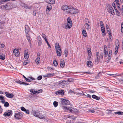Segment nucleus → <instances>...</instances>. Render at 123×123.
Listing matches in <instances>:
<instances>
[{"label":"nucleus","mask_w":123,"mask_h":123,"mask_svg":"<svg viewBox=\"0 0 123 123\" xmlns=\"http://www.w3.org/2000/svg\"><path fill=\"white\" fill-rule=\"evenodd\" d=\"M43 90L42 89H40L37 91V93H41L42 92Z\"/></svg>","instance_id":"obj_56"},{"label":"nucleus","mask_w":123,"mask_h":123,"mask_svg":"<svg viewBox=\"0 0 123 123\" xmlns=\"http://www.w3.org/2000/svg\"><path fill=\"white\" fill-rule=\"evenodd\" d=\"M101 30L102 32L103 33L105 32V29L104 27L102 26L101 27Z\"/></svg>","instance_id":"obj_41"},{"label":"nucleus","mask_w":123,"mask_h":123,"mask_svg":"<svg viewBox=\"0 0 123 123\" xmlns=\"http://www.w3.org/2000/svg\"><path fill=\"white\" fill-rule=\"evenodd\" d=\"M73 79H72V78H71L68 79L66 81H67V83H68V82L70 83L73 82Z\"/></svg>","instance_id":"obj_39"},{"label":"nucleus","mask_w":123,"mask_h":123,"mask_svg":"<svg viewBox=\"0 0 123 123\" xmlns=\"http://www.w3.org/2000/svg\"><path fill=\"white\" fill-rule=\"evenodd\" d=\"M55 50L58 56H60L62 55V51L58 43H56L55 44Z\"/></svg>","instance_id":"obj_1"},{"label":"nucleus","mask_w":123,"mask_h":123,"mask_svg":"<svg viewBox=\"0 0 123 123\" xmlns=\"http://www.w3.org/2000/svg\"><path fill=\"white\" fill-rule=\"evenodd\" d=\"M62 103L63 105H69L70 104L69 101L67 100L64 99L63 98L61 99Z\"/></svg>","instance_id":"obj_9"},{"label":"nucleus","mask_w":123,"mask_h":123,"mask_svg":"<svg viewBox=\"0 0 123 123\" xmlns=\"http://www.w3.org/2000/svg\"><path fill=\"white\" fill-rule=\"evenodd\" d=\"M58 103L57 102L55 101L53 102V105L55 107H56L57 106Z\"/></svg>","instance_id":"obj_44"},{"label":"nucleus","mask_w":123,"mask_h":123,"mask_svg":"<svg viewBox=\"0 0 123 123\" xmlns=\"http://www.w3.org/2000/svg\"><path fill=\"white\" fill-rule=\"evenodd\" d=\"M23 113L20 112H18V113H15L14 115V117H15L16 119H21L23 117Z\"/></svg>","instance_id":"obj_6"},{"label":"nucleus","mask_w":123,"mask_h":123,"mask_svg":"<svg viewBox=\"0 0 123 123\" xmlns=\"http://www.w3.org/2000/svg\"><path fill=\"white\" fill-rule=\"evenodd\" d=\"M108 111V113H111L112 111H114V110H107Z\"/></svg>","instance_id":"obj_61"},{"label":"nucleus","mask_w":123,"mask_h":123,"mask_svg":"<svg viewBox=\"0 0 123 123\" xmlns=\"http://www.w3.org/2000/svg\"><path fill=\"white\" fill-rule=\"evenodd\" d=\"M87 64L88 66L90 67H92V62L90 61H89L87 62Z\"/></svg>","instance_id":"obj_22"},{"label":"nucleus","mask_w":123,"mask_h":123,"mask_svg":"<svg viewBox=\"0 0 123 123\" xmlns=\"http://www.w3.org/2000/svg\"><path fill=\"white\" fill-rule=\"evenodd\" d=\"M60 66L61 68H63L65 66V62L63 60H61L60 61Z\"/></svg>","instance_id":"obj_20"},{"label":"nucleus","mask_w":123,"mask_h":123,"mask_svg":"<svg viewBox=\"0 0 123 123\" xmlns=\"http://www.w3.org/2000/svg\"><path fill=\"white\" fill-rule=\"evenodd\" d=\"M114 113L116 114H118V115H123V112L120 111H119L118 112H114Z\"/></svg>","instance_id":"obj_33"},{"label":"nucleus","mask_w":123,"mask_h":123,"mask_svg":"<svg viewBox=\"0 0 123 123\" xmlns=\"http://www.w3.org/2000/svg\"><path fill=\"white\" fill-rule=\"evenodd\" d=\"M99 60L100 59L97 58L95 60V62H97L98 63V62H99Z\"/></svg>","instance_id":"obj_57"},{"label":"nucleus","mask_w":123,"mask_h":123,"mask_svg":"<svg viewBox=\"0 0 123 123\" xmlns=\"http://www.w3.org/2000/svg\"><path fill=\"white\" fill-rule=\"evenodd\" d=\"M69 7V6L66 5H63L61 7V9L63 10H67Z\"/></svg>","instance_id":"obj_15"},{"label":"nucleus","mask_w":123,"mask_h":123,"mask_svg":"<svg viewBox=\"0 0 123 123\" xmlns=\"http://www.w3.org/2000/svg\"><path fill=\"white\" fill-rule=\"evenodd\" d=\"M65 56L66 57H67L68 55V51L67 49H65L64 51Z\"/></svg>","instance_id":"obj_38"},{"label":"nucleus","mask_w":123,"mask_h":123,"mask_svg":"<svg viewBox=\"0 0 123 123\" xmlns=\"http://www.w3.org/2000/svg\"><path fill=\"white\" fill-rule=\"evenodd\" d=\"M106 30L108 32V34H109L110 33H111V30H110L109 28L107 29Z\"/></svg>","instance_id":"obj_58"},{"label":"nucleus","mask_w":123,"mask_h":123,"mask_svg":"<svg viewBox=\"0 0 123 123\" xmlns=\"http://www.w3.org/2000/svg\"><path fill=\"white\" fill-rule=\"evenodd\" d=\"M36 11H35V10L33 12V15L34 16H35L36 15Z\"/></svg>","instance_id":"obj_59"},{"label":"nucleus","mask_w":123,"mask_h":123,"mask_svg":"<svg viewBox=\"0 0 123 123\" xmlns=\"http://www.w3.org/2000/svg\"><path fill=\"white\" fill-rule=\"evenodd\" d=\"M68 23L67 25L65 26V28L66 29H69L70 28L72 25V22L71 20L70 17H68L67 19Z\"/></svg>","instance_id":"obj_2"},{"label":"nucleus","mask_w":123,"mask_h":123,"mask_svg":"<svg viewBox=\"0 0 123 123\" xmlns=\"http://www.w3.org/2000/svg\"><path fill=\"white\" fill-rule=\"evenodd\" d=\"M101 75V72H99L98 73L97 75L95 77V79H98L99 77Z\"/></svg>","instance_id":"obj_32"},{"label":"nucleus","mask_w":123,"mask_h":123,"mask_svg":"<svg viewBox=\"0 0 123 123\" xmlns=\"http://www.w3.org/2000/svg\"><path fill=\"white\" fill-rule=\"evenodd\" d=\"M22 6L24 7L26 9H31L32 8V6H29L25 4H23Z\"/></svg>","instance_id":"obj_16"},{"label":"nucleus","mask_w":123,"mask_h":123,"mask_svg":"<svg viewBox=\"0 0 123 123\" xmlns=\"http://www.w3.org/2000/svg\"><path fill=\"white\" fill-rule=\"evenodd\" d=\"M32 113L35 116L37 117H39V115H38V113L36 111L32 110Z\"/></svg>","instance_id":"obj_24"},{"label":"nucleus","mask_w":123,"mask_h":123,"mask_svg":"<svg viewBox=\"0 0 123 123\" xmlns=\"http://www.w3.org/2000/svg\"><path fill=\"white\" fill-rule=\"evenodd\" d=\"M45 41L46 43H47L48 46L49 47V48H51V47L50 46V44L48 42V41L47 40V39H45Z\"/></svg>","instance_id":"obj_49"},{"label":"nucleus","mask_w":123,"mask_h":123,"mask_svg":"<svg viewBox=\"0 0 123 123\" xmlns=\"http://www.w3.org/2000/svg\"><path fill=\"white\" fill-rule=\"evenodd\" d=\"M4 105L5 107H7L9 106V104L7 102H6L4 103Z\"/></svg>","instance_id":"obj_36"},{"label":"nucleus","mask_w":123,"mask_h":123,"mask_svg":"<svg viewBox=\"0 0 123 123\" xmlns=\"http://www.w3.org/2000/svg\"><path fill=\"white\" fill-rule=\"evenodd\" d=\"M68 8L66 11L68 13L73 14L77 13V12L75 11V9L73 7H72L71 6H69V7Z\"/></svg>","instance_id":"obj_4"},{"label":"nucleus","mask_w":123,"mask_h":123,"mask_svg":"<svg viewBox=\"0 0 123 123\" xmlns=\"http://www.w3.org/2000/svg\"><path fill=\"white\" fill-rule=\"evenodd\" d=\"M91 48H88L87 49V52L89 56V58L88 60H90V58H91V56L92 55V53L91 51Z\"/></svg>","instance_id":"obj_17"},{"label":"nucleus","mask_w":123,"mask_h":123,"mask_svg":"<svg viewBox=\"0 0 123 123\" xmlns=\"http://www.w3.org/2000/svg\"><path fill=\"white\" fill-rule=\"evenodd\" d=\"M92 97L94 99L97 100H99L100 98L95 95H93L92 96Z\"/></svg>","instance_id":"obj_27"},{"label":"nucleus","mask_w":123,"mask_h":123,"mask_svg":"<svg viewBox=\"0 0 123 123\" xmlns=\"http://www.w3.org/2000/svg\"><path fill=\"white\" fill-rule=\"evenodd\" d=\"M29 55L28 53L24 54V57L26 59L28 58H29Z\"/></svg>","instance_id":"obj_31"},{"label":"nucleus","mask_w":123,"mask_h":123,"mask_svg":"<svg viewBox=\"0 0 123 123\" xmlns=\"http://www.w3.org/2000/svg\"><path fill=\"white\" fill-rule=\"evenodd\" d=\"M107 10L109 12L111 13L112 15H114L115 14L114 10L111 6L109 4H108L107 7Z\"/></svg>","instance_id":"obj_3"},{"label":"nucleus","mask_w":123,"mask_h":123,"mask_svg":"<svg viewBox=\"0 0 123 123\" xmlns=\"http://www.w3.org/2000/svg\"><path fill=\"white\" fill-rule=\"evenodd\" d=\"M85 27L86 29L89 30L90 28V25H89L88 23H86L85 24Z\"/></svg>","instance_id":"obj_30"},{"label":"nucleus","mask_w":123,"mask_h":123,"mask_svg":"<svg viewBox=\"0 0 123 123\" xmlns=\"http://www.w3.org/2000/svg\"><path fill=\"white\" fill-rule=\"evenodd\" d=\"M53 64L54 66H57L58 65L57 62L56 61H54L53 62Z\"/></svg>","instance_id":"obj_46"},{"label":"nucleus","mask_w":123,"mask_h":123,"mask_svg":"<svg viewBox=\"0 0 123 123\" xmlns=\"http://www.w3.org/2000/svg\"><path fill=\"white\" fill-rule=\"evenodd\" d=\"M55 75V73H49L45 75L44 76V77H50L54 76Z\"/></svg>","instance_id":"obj_18"},{"label":"nucleus","mask_w":123,"mask_h":123,"mask_svg":"<svg viewBox=\"0 0 123 123\" xmlns=\"http://www.w3.org/2000/svg\"><path fill=\"white\" fill-rule=\"evenodd\" d=\"M25 111V113L27 114H29V111L28 110H26V111Z\"/></svg>","instance_id":"obj_60"},{"label":"nucleus","mask_w":123,"mask_h":123,"mask_svg":"<svg viewBox=\"0 0 123 123\" xmlns=\"http://www.w3.org/2000/svg\"><path fill=\"white\" fill-rule=\"evenodd\" d=\"M41 35L42 37L45 40V39H47L46 38L47 37L46 36L45 34L42 33Z\"/></svg>","instance_id":"obj_43"},{"label":"nucleus","mask_w":123,"mask_h":123,"mask_svg":"<svg viewBox=\"0 0 123 123\" xmlns=\"http://www.w3.org/2000/svg\"><path fill=\"white\" fill-rule=\"evenodd\" d=\"M72 108H71L70 109H69L66 107L64 106L63 108L67 110H69V111L72 112H76L77 113L78 112V110L75 108H73L72 109Z\"/></svg>","instance_id":"obj_5"},{"label":"nucleus","mask_w":123,"mask_h":123,"mask_svg":"<svg viewBox=\"0 0 123 123\" xmlns=\"http://www.w3.org/2000/svg\"><path fill=\"white\" fill-rule=\"evenodd\" d=\"M29 62V61L28 60H25L24 62V65H26Z\"/></svg>","instance_id":"obj_45"},{"label":"nucleus","mask_w":123,"mask_h":123,"mask_svg":"<svg viewBox=\"0 0 123 123\" xmlns=\"http://www.w3.org/2000/svg\"><path fill=\"white\" fill-rule=\"evenodd\" d=\"M48 3L49 4H55V1L54 0H48Z\"/></svg>","instance_id":"obj_29"},{"label":"nucleus","mask_w":123,"mask_h":123,"mask_svg":"<svg viewBox=\"0 0 123 123\" xmlns=\"http://www.w3.org/2000/svg\"><path fill=\"white\" fill-rule=\"evenodd\" d=\"M5 0H0V5L2 4L4 2H6Z\"/></svg>","instance_id":"obj_52"},{"label":"nucleus","mask_w":123,"mask_h":123,"mask_svg":"<svg viewBox=\"0 0 123 123\" xmlns=\"http://www.w3.org/2000/svg\"><path fill=\"white\" fill-rule=\"evenodd\" d=\"M16 82L19 84H23L25 85H29V83H26L24 82H21L19 80L16 81Z\"/></svg>","instance_id":"obj_23"},{"label":"nucleus","mask_w":123,"mask_h":123,"mask_svg":"<svg viewBox=\"0 0 123 123\" xmlns=\"http://www.w3.org/2000/svg\"><path fill=\"white\" fill-rule=\"evenodd\" d=\"M117 4V3L115 1H114L112 4V6L114 7V9L117 8L116 6Z\"/></svg>","instance_id":"obj_34"},{"label":"nucleus","mask_w":123,"mask_h":123,"mask_svg":"<svg viewBox=\"0 0 123 123\" xmlns=\"http://www.w3.org/2000/svg\"><path fill=\"white\" fill-rule=\"evenodd\" d=\"M25 31L26 34L29 35L28 32L30 31V28L27 25H25Z\"/></svg>","instance_id":"obj_13"},{"label":"nucleus","mask_w":123,"mask_h":123,"mask_svg":"<svg viewBox=\"0 0 123 123\" xmlns=\"http://www.w3.org/2000/svg\"><path fill=\"white\" fill-rule=\"evenodd\" d=\"M117 42L116 41V47L115 49V54L116 55L117 54L118 51V48L119 47V42L118 39H117Z\"/></svg>","instance_id":"obj_8"},{"label":"nucleus","mask_w":123,"mask_h":123,"mask_svg":"<svg viewBox=\"0 0 123 123\" xmlns=\"http://www.w3.org/2000/svg\"><path fill=\"white\" fill-rule=\"evenodd\" d=\"M42 77L41 75L39 76L37 78V79L38 80H40L42 79Z\"/></svg>","instance_id":"obj_48"},{"label":"nucleus","mask_w":123,"mask_h":123,"mask_svg":"<svg viewBox=\"0 0 123 123\" xmlns=\"http://www.w3.org/2000/svg\"><path fill=\"white\" fill-rule=\"evenodd\" d=\"M64 91L62 89L59 90L55 92V93L56 95H60L62 96L64 95Z\"/></svg>","instance_id":"obj_10"},{"label":"nucleus","mask_w":123,"mask_h":123,"mask_svg":"<svg viewBox=\"0 0 123 123\" xmlns=\"http://www.w3.org/2000/svg\"><path fill=\"white\" fill-rule=\"evenodd\" d=\"M42 43V40L41 38H40V39L39 40V41L38 42V44L39 46H40Z\"/></svg>","instance_id":"obj_37"},{"label":"nucleus","mask_w":123,"mask_h":123,"mask_svg":"<svg viewBox=\"0 0 123 123\" xmlns=\"http://www.w3.org/2000/svg\"><path fill=\"white\" fill-rule=\"evenodd\" d=\"M117 7L118 9H120V4L119 3H117Z\"/></svg>","instance_id":"obj_53"},{"label":"nucleus","mask_w":123,"mask_h":123,"mask_svg":"<svg viewBox=\"0 0 123 123\" xmlns=\"http://www.w3.org/2000/svg\"><path fill=\"white\" fill-rule=\"evenodd\" d=\"M96 55L97 58L100 59V58L102 59L103 58V53H100V55L99 54L98 52H97L96 53Z\"/></svg>","instance_id":"obj_14"},{"label":"nucleus","mask_w":123,"mask_h":123,"mask_svg":"<svg viewBox=\"0 0 123 123\" xmlns=\"http://www.w3.org/2000/svg\"><path fill=\"white\" fill-rule=\"evenodd\" d=\"M82 34L83 36L85 37H86L87 35V32L85 30H83L82 31Z\"/></svg>","instance_id":"obj_28"},{"label":"nucleus","mask_w":123,"mask_h":123,"mask_svg":"<svg viewBox=\"0 0 123 123\" xmlns=\"http://www.w3.org/2000/svg\"><path fill=\"white\" fill-rule=\"evenodd\" d=\"M27 38L28 40V41L29 42V43L30 44H31V38L30 37H28Z\"/></svg>","instance_id":"obj_42"},{"label":"nucleus","mask_w":123,"mask_h":123,"mask_svg":"<svg viewBox=\"0 0 123 123\" xmlns=\"http://www.w3.org/2000/svg\"><path fill=\"white\" fill-rule=\"evenodd\" d=\"M115 10H116V12L117 15V16H119L120 15V14L117 8L115 9Z\"/></svg>","instance_id":"obj_35"},{"label":"nucleus","mask_w":123,"mask_h":123,"mask_svg":"<svg viewBox=\"0 0 123 123\" xmlns=\"http://www.w3.org/2000/svg\"><path fill=\"white\" fill-rule=\"evenodd\" d=\"M30 92H32L34 94H36L34 92V90H33V89H31L30 91Z\"/></svg>","instance_id":"obj_55"},{"label":"nucleus","mask_w":123,"mask_h":123,"mask_svg":"<svg viewBox=\"0 0 123 123\" xmlns=\"http://www.w3.org/2000/svg\"><path fill=\"white\" fill-rule=\"evenodd\" d=\"M21 110L22 111H26V109L23 107H21Z\"/></svg>","instance_id":"obj_50"},{"label":"nucleus","mask_w":123,"mask_h":123,"mask_svg":"<svg viewBox=\"0 0 123 123\" xmlns=\"http://www.w3.org/2000/svg\"><path fill=\"white\" fill-rule=\"evenodd\" d=\"M8 5L7 4H5V5H3L0 6V9H6L8 7Z\"/></svg>","instance_id":"obj_21"},{"label":"nucleus","mask_w":123,"mask_h":123,"mask_svg":"<svg viewBox=\"0 0 123 123\" xmlns=\"http://www.w3.org/2000/svg\"><path fill=\"white\" fill-rule=\"evenodd\" d=\"M52 9V6L50 4H48L47 6V8L46 9V11H47V9L49 11L51 10Z\"/></svg>","instance_id":"obj_25"},{"label":"nucleus","mask_w":123,"mask_h":123,"mask_svg":"<svg viewBox=\"0 0 123 123\" xmlns=\"http://www.w3.org/2000/svg\"><path fill=\"white\" fill-rule=\"evenodd\" d=\"M59 83H60L61 85L62 86H64L68 83L67 81L65 80H63L62 81H60Z\"/></svg>","instance_id":"obj_19"},{"label":"nucleus","mask_w":123,"mask_h":123,"mask_svg":"<svg viewBox=\"0 0 123 123\" xmlns=\"http://www.w3.org/2000/svg\"><path fill=\"white\" fill-rule=\"evenodd\" d=\"M3 110L1 108V106L0 105V114L2 113Z\"/></svg>","instance_id":"obj_63"},{"label":"nucleus","mask_w":123,"mask_h":123,"mask_svg":"<svg viewBox=\"0 0 123 123\" xmlns=\"http://www.w3.org/2000/svg\"><path fill=\"white\" fill-rule=\"evenodd\" d=\"M109 34V37L110 40L111 41L112 40V37L111 35V33H110L109 34Z\"/></svg>","instance_id":"obj_40"},{"label":"nucleus","mask_w":123,"mask_h":123,"mask_svg":"<svg viewBox=\"0 0 123 123\" xmlns=\"http://www.w3.org/2000/svg\"><path fill=\"white\" fill-rule=\"evenodd\" d=\"M1 47L2 48H4L5 47V45L3 43H2L1 44Z\"/></svg>","instance_id":"obj_62"},{"label":"nucleus","mask_w":123,"mask_h":123,"mask_svg":"<svg viewBox=\"0 0 123 123\" xmlns=\"http://www.w3.org/2000/svg\"><path fill=\"white\" fill-rule=\"evenodd\" d=\"M6 112H5L3 115L6 117H9L11 116L12 114V111L11 110L6 111Z\"/></svg>","instance_id":"obj_7"},{"label":"nucleus","mask_w":123,"mask_h":123,"mask_svg":"<svg viewBox=\"0 0 123 123\" xmlns=\"http://www.w3.org/2000/svg\"><path fill=\"white\" fill-rule=\"evenodd\" d=\"M112 54H109L108 56V60L107 61H110L111 58Z\"/></svg>","instance_id":"obj_47"},{"label":"nucleus","mask_w":123,"mask_h":123,"mask_svg":"<svg viewBox=\"0 0 123 123\" xmlns=\"http://www.w3.org/2000/svg\"><path fill=\"white\" fill-rule=\"evenodd\" d=\"M120 81L122 84H123V78H121L120 80Z\"/></svg>","instance_id":"obj_64"},{"label":"nucleus","mask_w":123,"mask_h":123,"mask_svg":"<svg viewBox=\"0 0 123 123\" xmlns=\"http://www.w3.org/2000/svg\"><path fill=\"white\" fill-rule=\"evenodd\" d=\"M36 63L37 64H39L40 63V57H37L35 60Z\"/></svg>","instance_id":"obj_26"},{"label":"nucleus","mask_w":123,"mask_h":123,"mask_svg":"<svg viewBox=\"0 0 123 123\" xmlns=\"http://www.w3.org/2000/svg\"><path fill=\"white\" fill-rule=\"evenodd\" d=\"M25 80L27 82H31L32 81V80H31V79H29L27 78Z\"/></svg>","instance_id":"obj_54"},{"label":"nucleus","mask_w":123,"mask_h":123,"mask_svg":"<svg viewBox=\"0 0 123 123\" xmlns=\"http://www.w3.org/2000/svg\"><path fill=\"white\" fill-rule=\"evenodd\" d=\"M0 59L2 60H4L5 59V56H3L2 55H0Z\"/></svg>","instance_id":"obj_51"},{"label":"nucleus","mask_w":123,"mask_h":123,"mask_svg":"<svg viewBox=\"0 0 123 123\" xmlns=\"http://www.w3.org/2000/svg\"><path fill=\"white\" fill-rule=\"evenodd\" d=\"M5 93L6 94V96L8 98H12L14 96V95L12 93H10L9 92H5Z\"/></svg>","instance_id":"obj_11"},{"label":"nucleus","mask_w":123,"mask_h":123,"mask_svg":"<svg viewBox=\"0 0 123 123\" xmlns=\"http://www.w3.org/2000/svg\"><path fill=\"white\" fill-rule=\"evenodd\" d=\"M13 52L16 56L18 57L19 56V50L17 49H14Z\"/></svg>","instance_id":"obj_12"}]
</instances>
